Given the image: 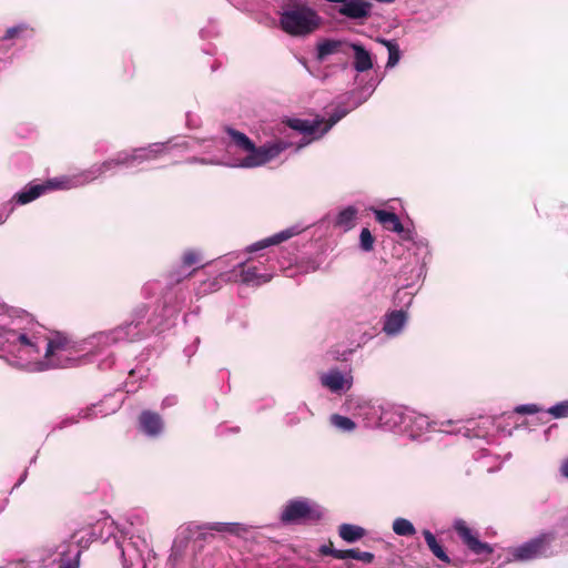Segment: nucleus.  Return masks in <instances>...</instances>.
Wrapping results in <instances>:
<instances>
[{
  "instance_id": "1a4fd4ad",
  "label": "nucleus",
  "mask_w": 568,
  "mask_h": 568,
  "mask_svg": "<svg viewBox=\"0 0 568 568\" xmlns=\"http://www.w3.org/2000/svg\"><path fill=\"white\" fill-rule=\"evenodd\" d=\"M555 540V532L544 531L528 541L508 549L509 561H528L540 557L552 555L551 544Z\"/></svg>"
},
{
  "instance_id": "4be33fe9",
  "label": "nucleus",
  "mask_w": 568,
  "mask_h": 568,
  "mask_svg": "<svg viewBox=\"0 0 568 568\" xmlns=\"http://www.w3.org/2000/svg\"><path fill=\"white\" fill-rule=\"evenodd\" d=\"M141 430L149 437H156L163 430L162 417L154 412L144 410L139 418Z\"/></svg>"
},
{
  "instance_id": "6e6d98bb",
  "label": "nucleus",
  "mask_w": 568,
  "mask_h": 568,
  "mask_svg": "<svg viewBox=\"0 0 568 568\" xmlns=\"http://www.w3.org/2000/svg\"><path fill=\"white\" fill-rule=\"evenodd\" d=\"M82 540H83V537L79 538V539H78V542H79V544H81V542H82Z\"/></svg>"
},
{
  "instance_id": "37998d69",
  "label": "nucleus",
  "mask_w": 568,
  "mask_h": 568,
  "mask_svg": "<svg viewBox=\"0 0 568 568\" xmlns=\"http://www.w3.org/2000/svg\"><path fill=\"white\" fill-rule=\"evenodd\" d=\"M178 403V398L174 395L166 396L162 402V407L174 406Z\"/></svg>"
},
{
  "instance_id": "393cba45",
  "label": "nucleus",
  "mask_w": 568,
  "mask_h": 568,
  "mask_svg": "<svg viewBox=\"0 0 568 568\" xmlns=\"http://www.w3.org/2000/svg\"><path fill=\"white\" fill-rule=\"evenodd\" d=\"M375 220L387 231L402 233L404 231V226L399 220V217L393 213L385 210H374Z\"/></svg>"
},
{
  "instance_id": "09e8293b",
  "label": "nucleus",
  "mask_w": 568,
  "mask_h": 568,
  "mask_svg": "<svg viewBox=\"0 0 568 568\" xmlns=\"http://www.w3.org/2000/svg\"><path fill=\"white\" fill-rule=\"evenodd\" d=\"M298 413L303 414V418H306L307 415H312L311 410L306 406V404H302L297 408Z\"/></svg>"
},
{
  "instance_id": "423d86ee",
  "label": "nucleus",
  "mask_w": 568,
  "mask_h": 568,
  "mask_svg": "<svg viewBox=\"0 0 568 568\" xmlns=\"http://www.w3.org/2000/svg\"><path fill=\"white\" fill-rule=\"evenodd\" d=\"M236 261L234 264V273L235 277L240 278L245 285L248 286H260L262 284L268 283L273 277V268H268L265 266L264 262L257 261L251 262L250 260L240 258V254L237 253H229L224 256H221L216 260V265L219 268L227 267L232 262Z\"/></svg>"
},
{
  "instance_id": "f704fd0d",
  "label": "nucleus",
  "mask_w": 568,
  "mask_h": 568,
  "mask_svg": "<svg viewBox=\"0 0 568 568\" xmlns=\"http://www.w3.org/2000/svg\"><path fill=\"white\" fill-rule=\"evenodd\" d=\"M359 245L364 252H371L374 247V237L371 231L364 227L359 234Z\"/></svg>"
},
{
  "instance_id": "c03bdc74",
  "label": "nucleus",
  "mask_w": 568,
  "mask_h": 568,
  "mask_svg": "<svg viewBox=\"0 0 568 568\" xmlns=\"http://www.w3.org/2000/svg\"><path fill=\"white\" fill-rule=\"evenodd\" d=\"M559 471L562 477L568 478V457L561 462Z\"/></svg>"
},
{
  "instance_id": "72a5a7b5",
  "label": "nucleus",
  "mask_w": 568,
  "mask_h": 568,
  "mask_svg": "<svg viewBox=\"0 0 568 568\" xmlns=\"http://www.w3.org/2000/svg\"><path fill=\"white\" fill-rule=\"evenodd\" d=\"M554 418L568 417V400L559 402L547 409Z\"/></svg>"
},
{
  "instance_id": "0eeeda50",
  "label": "nucleus",
  "mask_w": 568,
  "mask_h": 568,
  "mask_svg": "<svg viewBox=\"0 0 568 568\" xmlns=\"http://www.w3.org/2000/svg\"><path fill=\"white\" fill-rule=\"evenodd\" d=\"M324 516V509L314 500L308 498L290 499L280 515L283 524H303L317 521Z\"/></svg>"
},
{
  "instance_id": "3c124183",
  "label": "nucleus",
  "mask_w": 568,
  "mask_h": 568,
  "mask_svg": "<svg viewBox=\"0 0 568 568\" xmlns=\"http://www.w3.org/2000/svg\"><path fill=\"white\" fill-rule=\"evenodd\" d=\"M113 364V361L110 359V357L108 356V358L105 361H103L100 366L105 368V367H110L111 365Z\"/></svg>"
},
{
  "instance_id": "7c9ffc66",
  "label": "nucleus",
  "mask_w": 568,
  "mask_h": 568,
  "mask_svg": "<svg viewBox=\"0 0 568 568\" xmlns=\"http://www.w3.org/2000/svg\"><path fill=\"white\" fill-rule=\"evenodd\" d=\"M392 528L397 536L402 537H410L416 534L413 523L402 517H398L393 521Z\"/></svg>"
},
{
  "instance_id": "5fc2aeb1",
  "label": "nucleus",
  "mask_w": 568,
  "mask_h": 568,
  "mask_svg": "<svg viewBox=\"0 0 568 568\" xmlns=\"http://www.w3.org/2000/svg\"><path fill=\"white\" fill-rule=\"evenodd\" d=\"M361 103H362V101L355 103L353 108H356V106L361 105Z\"/></svg>"
},
{
  "instance_id": "7ed1b4c3",
  "label": "nucleus",
  "mask_w": 568,
  "mask_h": 568,
  "mask_svg": "<svg viewBox=\"0 0 568 568\" xmlns=\"http://www.w3.org/2000/svg\"><path fill=\"white\" fill-rule=\"evenodd\" d=\"M171 148V141H166L120 151L113 158H110L102 163L93 164L89 169L80 172L74 180L62 181L60 185L83 186L103 176L108 172L113 171L118 166L142 171L144 170L145 164L168 154Z\"/></svg>"
},
{
  "instance_id": "9b49d317",
  "label": "nucleus",
  "mask_w": 568,
  "mask_h": 568,
  "mask_svg": "<svg viewBox=\"0 0 568 568\" xmlns=\"http://www.w3.org/2000/svg\"><path fill=\"white\" fill-rule=\"evenodd\" d=\"M322 387L335 395L346 394L354 384L352 368L341 371L338 367H331L318 376Z\"/></svg>"
},
{
  "instance_id": "49530a36",
  "label": "nucleus",
  "mask_w": 568,
  "mask_h": 568,
  "mask_svg": "<svg viewBox=\"0 0 568 568\" xmlns=\"http://www.w3.org/2000/svg\"><path fill=\"white\" fill-rule=\"evenodd\" d=\"M418 250L425 248L426 253L428 254V243L426 240L420 239L415 242Z\"/></svg>"
},
{
  "instance_id": "f8f14e48",
  "label": "nucleus",
  "mask_w": 568,
  "mask_h": 568,
  "mask_svg": "<svg viewBox=\"0 0 568 568\" xmlns=\"http://www.w3.org/2000/svg\"><path fill=\"white\" fill-rule=\"evenodd\" d=\"M78 174L72 176H63V178H55L52 180H49L45 184H36V185H28L20 192L16 193L12 199L9 202H12V204H20L24 205L28 204L36 199H38L40 195H42L47 190L52 189H61V190H70L75 189L77 186H63L60 185L62 181L68 180H74Z\"/></svg>"
},
{
  "instance_id": "20e7f679",
  "label": "nucleus",
  "mask_w": 568,
  "mask_h": 568,
  "mask_svg": "<svg viewBox=\"0 0 568 568\" xmlns=\"http://www.w3.org/2000/svg\"><path fill=\"white\" fill-rule=\"evenodd\" d=\"M29 313L8 307L0 302V358L8 364L18 344L17 337L22 333Z\"/></svg>"
},
{
  "instance_id": "9d476101",
  "label": "nucleus",
  "mask_w": 568,
  "mask_h": 568,
  "mask_svg": "<svg viewBox=\"0 0 568 568\" xmlns=\"http://www.w3.org/2000/svg\"><path fill=\"white\" fill-rule=\"evenodd\" d=\"M453 424L454 422L452 419L430 420L428 416L408 408L400 433L407 435L412 439H416L430 429L445 433H453L452 429L447 428Z\"/></svg>"
},
{
  "instance_id": "2f4dec72",
  "label": "nucleus",
  "mask_w": 568,
  "mask_h": 568,
  "mask_svg": "<svg viewBox=\"0 0 568 568\" xmlns=\"http://www.w3.org/2000/svg\"><path fill=\"white\" fill-rule=\"evenodd\" d=\"M352 558L365 564H371L374 560V554L369 551H361L358 549L344 550V559Z\"/></svg>"
},
{
  "instance_id": "ddd939ff",
  "label": "nucleus",
  "mask_w": 568,
  "mask_h": 568,
  "mask_svg": "<svg viewBox=\"0 0 568 568\" xmlns=\"http://www.w3.org/2000/svg\"><path fill=\"white\" fill-rule=\"evenodd\" d=\"M78 174L72 176H63V178H55L52 180H49L45 184H36V185H28L20 192L16 193L12 199L9 202H12V204H20L24 205L28 204L36 199H38L40 195H42L47 190L52 189H61V190H70L75 189L77 186H63L60 185L62 181L68 180H74Z\"/></svg>"
},
{
  "instance_id": "dca6fc26",
  "label": "nucleus",
  "mask_w": 568,
  "mask_h": 568,
  "mask_svg": "<svg viewBox=\"0 0 568 568\" xmlns=\"http://www.w3.org/2000/svg\"><path fill=\"white\" fill-rule=\"evenodd\" d=\"M408 322V313L404 310L387 312L383 317L382 332L388 337L399 336Z\"/></svg>"
},
{
  "instance_id": "6e6552de",
  "label": "nucleus",
  "mask_w": 568,
  "mask_h": 568,
  "mask_svg": "<svg viewBox=\"0 0 568 568\" xmlns=\"http://www.w3.org/2000/svg\"><path fill=\"white\" fill-rule=\"evenodd\" d=\"M345 408L358 419L366 428H378L383 413V403L377 399H369L363 396H348L345 400Z\"/></svg>"
},
{
  "instance_id": "79ce46f5",
  "label": "nucleus",
  "mask_w": 568,
  "mask_h": 568,
  "mask_svg": "<svg viewBox=\"0 0 568 568\" xmlns=\"http://www.w3.org/2000/svg\"><path fill=\"white\" fill-rule=\"evenodd\" d=\"M120 549H121V557H122L123 567L124 568H131V566L133 565V560L131 558H130V560H128V558H126L128 549L124 548L123 546H121Z\"/></svg>"
},
{
  "instance_id": "f257e3e1",
  "label": "nucleus",
  "mask_w": 568,
  "mask_h": 568,
  "mask_svg": "<svg viewBox=\"0 0 568 568\" xmlns=\"http://www.w3.org/2000/svg\"><path fill=\"white\" fill-rule=\"evenodd\" d=\"M146 305H139L131 318L116 327L92 334L83 341H74L63 333L49 335L32 315H29L9 365L28 373H43L78 366L83 353L104 354L108 348L133 343L143 338L149 328L144 322Z\"/></svg>"
},
{
  "instance_id": "4468645a",
  "label": "nucleus",
  "mask_w": 568,
  "mask_h": 568,
  "mask_svg": "<svg viewBox=\"0 0 568 568\" xmlns=\"http://www.w3.org/2000/svg\"><path fill=\"white\" fill-rule=\"evenodd\" d=\"M453 528L463 541V544L475 555H490L494 548L488 542L480 541L478 532L473 530L462 518H456Z\"/></svg>"
},
{
  "instance_id": "864d4df0",
  "label": "nucleus",
  "mask_w": 568,
  "mask_h": 568,
  "mask_svg": "<svg viewBox=\"0 0 568 568\" xmlns=\"http://www.w3.org/2000/svg\"><path fill=\"white\" fill-rule=\"evenodd\" d=\"M97 538V535L95 532H90V537H89V540H93Z\"/></svg>"
},
{
  "instance_id": "603ef678",
  "label": "nucleus",
  "mask_w": 568,
  "mask_h": 568,
  "mask_svg": "<svg viewBox=\"0 0 568 568\" xmlns=\"http://www.w3.org/2000/svg\"><path fill=\"white\" fill-rule=\"evenodd\" d=\"M26 477H27V471H24V473L22 474V476L20 477V479H19V481L16 484V486L21 485V484L24 481Z\"/></svg>"
},
{
  "instance_id": "f03ea898",
  "label": "nucleus",
  "mask_w": 568,
  "mask_h": 568,
  "mask_svg": "<svg viewBox=\"0 0 568 568\" xmlns=\"http://www.w3.org/2000/svg\"><path fill=\"white\" fill-rule=\"evenodd\" d=\"M348 112L349 109L338 105L327 119H290L287 121L288 126L302 134L297 142L275 139L257 146L245 133L227 128L226 133L231 142L226 146V155L223 161L192 158L189 162L225 165L232 169L261 168L277 159L281 153L293 146L295 152H297L312 142L320 140Z\"/></svg>"
},
{
  "instance_id": "cd10ccee",
  "label": "nucleus",
  "mask_w": 568,
  "mask_h": 568,
  "mask_svg": "<svg viewBox=\"0 0 568 568\" xmlns=\"http://www.w3.org/2000/svg\"><path fill=\"white\" fill-rule=\"evenodd\" d=\"M365 529L353 524H342L338 528L339 537L346 542H356L365 536Z\"/></svg>"
},
{
  "instance_id": "a19ab883",
  "label": "nucleus",
  "mask_w": 568,
  "mask_h": 568,
  "mask_svg": "<svg viewBox=\"0 0 568 568\" xmlns=\"http://www.w3.org/2000/svg\"><path fill=\"white\" fill-rule=\"evenodd\" d=\"M14 205L12 202H7L0 207V224L4 223L10 214L13 212Z\"/></svg>"
},
{
  "instance_id": "8fccbe9b",
  "label": "nucleus",
  "mask_w": 568,
  "mask_h": 568,
  "mask_svg": "<svg viewBox=\"0 0 568 568\" xmlns=\"http://www.w3.org/2000/svg\"><path fill=\"white\" fill-rule=\"evenodd\" d=\"M400 294H402V291H398L397 294H396V298H400ZM403 294L407 295L406 292H403ZM412 301H413V296L408 294V301H407L406 305L407 306L410 305Z\"/></svg>"
},
{
  "instance_id": "c9c22d12",
  "label": "nucleus",
  "mask_w": 568,
  "mask_h": 568,
  "mask_svg": "<svg viewBox=\"0 0 568 568\" xmlns=\"http://www.w3.org/2000/svg\"><path fill=\"white\" fill-rule=\"evenodd\" d=\"M64 552L60 554V559L58 564H55V559H53L50 564V568H79V564L75 559L63 558Z\"/></svg>"
},
{
  "instance_id": "bb28decb",
  "label": "nucleus",
  "mask_w": 568,
  "mask_h": 568,
  "mask_svg": "<svg viewBox=\"0 0 568 568\" xmlns=\"http://www.w3.org/2000/svg\"><path fill=\"white\" fill-rule=\"evenodd\" d=\"M329 424L337 432L343 434H352L357 428V424L354 419L341 414H332L329 416Z\"/></svg>"
},
{
  "instance_id": "f3484780",
  "label": "nucleus",
  "mask_w": 568,
  "mask_h": 568,
  "mask_svg": "<svg viewBox=\"0 0 568 568\" xmlns=\"http://www.w3.org/2000/svg\"><path fill=\"white\" fill-rule=\"evenodd\" d=\"M302 232V227L298 225H294L291 227H287L278 233L273 234L272 236H268L266 239H263L247 247L248 252H256L263 248H266L271 245H277L284 241L290 240L291 237L298 235Z\"/></svg>"
},
{
  "instance_id": "58836bf2",
  "label": "nucleus",
  "mask_w": 568,
  "mask_h": 568,
  "mask_svg": "<svg viewBox=\"0 0 568 568\" xmlns=\"http://www.w3.org/2000/svg\"><path fill=\"white\" fill-rule=\"evenodd\" d=\"M320 552L324 556H332L336 559H344V550L334 549L332 545H322L320 547Z\"/></svg>"
},
{
  "instance_id": "39448f33",
  "label": "nucleus",
  "mask_w": 568,
  "mask_h": 568,
  "mask_svg": "<svg viewBox=\"0 0 568 568\" xmlns=\"http://www.w3.org/2000/svg\"><path fill=\"white\" fill-rule=\"evenodd\" d=\"M280 23L286 33L303 37L318 28L321 18L316 11L308 6L293 1L283 8Z\"/></svg>"
},
{
  "instance_id": "6ab92c4d",
  "label": "nucleus",
  "mask_w": 568,
  "mask_h": 568,
  "mask_svg": "<svg viewBox=\"0 0 568 568\" xmlns=\"http://www.w3.org/2000/svg\"><path fill=\"white\" fill-rule=\"evenodd\" d=\"M202 260V256H201V253L196 250H186L183 255H182V260H181V266L179 267V270L176 272H173L170 276H171V282L172 283H179L181 282L183 278H186L189 276H191L194 272L193 271H189V268L191 266H193L194 264H197L200 263Z\"/></svg>"
},
{
  "instance_id": "de8ad7c7",
  "label": "nucleus",
  "mask_w": 568,
  "mask_h": 568,
  "mask_svg": "<svg viewBox=\"0 0 568 568\" xmlns=\"http://www.w3.org/2000/svg\"><path fill=\"white\" fill-rule=\"evenodd\" d=\"M23 568H50V564L30 562Z\"/></svg>"
},
{
  "instance_id": "a211bd4d",
  "label": "nucleus",
  "mask_w": 568,
  "mask_h": 568,
  "mask_svg": "<svg viewBox=\"0 0 568 568\" xmlns=\"http://www.w3.org/2000/svg\"><path fill=\"white\" fill-rule=\"evenodd\" d=\"M349 44L351 43L339 39H323L318 41L316 45V59L318 61H324L327 57L333 54H347Z\"/></svg>"
},
{
  "instance_id": "412c9836",
  "label": "nucleus",
  "mask_w": 568,
  "mask_h": 568,
  "mask_svg": "<svg viewBox=\"0 0 568 568\" xmlns=\"http://www.w3.org/2000/svg\"><path fill=\"white\" fill-rule=\"evenodd\" d=\"M197 528L199 529H203V530H213V531H216V532H227V534L233 535V536L244 537L245 535H247L251 531L252 526H248V525H245V524H242V523H219V521H215V523L202 524Z\"/></svg>"
},
{
  "instance_id": "aec40b11",
  "label": "nucleus",
  "mask_w": 568,
  "mask_h": 568,
  "mask_svg": "<svg viewBox=\"0 0 568 568\" xmlns=\"http://www.w3.org/2000/svg\"><path fill=\"white\" fill-rule=\"evenodd\" d=\"M33 28L27 23H19L7 29L4 36L0 40V51L6 53L10 50L12 44H6L8 41L12 40H27L33 36Z\"/></svg>"
},
{
  "instance_id": "b1692460",
  "label": "nucleus",
  "mask_w": 568,
  "mask_h": 568,
  "mask_svg": "<svg viewBox=\"0 0 568 568\" xmlns=\"http://www.w3.org/2000/svg\"><path fill=\"white\" fill-rule=\"evenodd\" d=\"M349 48L354 51L353 67L356 72L363 73L373 68L374 63L369 51L359 43H351Z\"/></svg>"
},
{
  "instance_id": "e433bc0d",
  "label": "nucleus",
  "mask_w": 568,
  "mask_h": 568,
  "mask_svg": "<svg viewBox=\"0 0 568 568\" xmlns=\"http://www.w3.org/2000/svg\"><path fill=\"white\" fill-rule=\"evenodd\" d=\"M148 516L144 511L138 510L131 513L128 517V520L131 526H142L145 524Z\"/></svg>"
},
{
  "instance_id": "a18cd8bd",
  "label": "nucleus",
  "mask_w": 568,
  "mask_h": 568,
  "mask_svg": "<svg viewBox=\"0 0 568 568\" xmlns=\"http://www.w3.org/2000/svg\"><path fill=\"white\" fill-rule=\"evenodd\" d=\"M300 422H301V418H297L295 416V414H287V416H286V424L287 425L293 426V425L298 424Z\"/></svg>"
},
{
  "instance_id": "2eb2a0df",
  "label": "nucleus",
  "mask_w": 568,
  "mask_h": 568,
  "mask_svg": "<svg viewBox=\"0 0 568 568\" xmlns=\"http://www.w3.org/2000/svg\"><path fill=\"white\" fill-rule=\"evenodd\" d=\"M408 407L395 406L383 403L381 426L378 428L392 432H402Z\"/></svg>"
},
{
  "instance_id": "473e14b6",
  "label": "nucleus",
  "mask_w": 568,
  "mask_h": 568,
  "mask_svg": "<svg viewBox=\"0 0 568 568\" xmlns=\"http://www.w3.org/2000/svg\"><path fill=\"white\" fill-rule=\"evenodd\" d=\"M383 43L387 47V50H388V59H387L386 68H394L400 59V52H399L398 45L392 41H386V40H383Z\"/></svg>"
},
{
  "instance_id": "5701e85b",
  "label": "nucleus",
  "mask_w": 568,
  "mask_h": 568,
  "mask_svg": "<svg viewBox=\"0 0 568 568\" xmlns=\"http://www.w3.org/2000/svg\"><path fill=\"white\" fill-rule=\"evenodd\" d=\"M338 12L349 19H364L369 16L371 4L365 0H346L339 7Z\"/></svg>"
},
{
  "instance_id": "4c0bfd02",
  "label": "nucleus",
  "mask_w": 568,
  "mask_h": 568,
  "mask_svg": "<svg viewBox=\"0 0 568 568\" xmlns=\"http://www.w3.org/2000/svg\"><path fill=\"white\" fill-rule=\"evenodd\" d=\"M550 532H555V539L557 537H568V515Z\"/></svg>"
},
{
  "instance_id": "ea45409f",
  "label": "nucleus",
  "mask_w": 568,
  "mask_h": 568,
  "mask_svg": "<svg viewBox=\"0 0 568 568\" xmlns=\"http://www.w3.org/2000/svg\"><path fill=\"white\" fill-rule=\"evenodd\" d=\"M540 410H541V408H539L536 404H524V405H518L517 407H515V413L521 414V415H532Z\"/></svg>"
},
{
  "instance_id": "a878e982",
  "label": "nucleus",
  "mask_w": 568,
  "mask_h": 568,
  "mask_svg": "<svg viewBox=\"0 0 568 568\" xmlns=\"http://www.w3.org/2000/svg\"><path fill=\"white\" fill-rule=\"evenodd\" d=\"M358 211L355 206H346L338 212L335 217L334 226L347 232L356 225Z\"/></svg>"
},
{
  "instance_id": "c756f323",
  "label": "nucleus",
  "mask_w": 568,
  "mask_h": 568,
  "mask_svg": "<svg viewBox=\"0 0 568 568\" xmlns=\"http://www.w3.org/2000/svg\"><path fill=\"white\" fill-rule=\"evenodd\" d=\"M99 405L94 404L90 407H87L84 409H81L77 417L72 416L71 418H65L61 422V427H65L68 425L78 423L79 419H90L93 417H97L99 414L101 416H105L108 413L103 410H98Z\"/></svg>"
},
{
  "instance_id": "c85d7f7f",
  "label": "nucleus",
  "mask_w": 568,
  "mask_h": 568,
  "mask_svg": "<svg viewBox=\"0 0 568 568\" xmlns=\"http://www.w3.org/2000/svg\"><path fill=\"white\" fill-rule=\"evenodd\" d=\"M423 536H424L425 541H426L429 550L432 551V554L439 560H442L446 564H449L450 562L449 556L446 554L443 546L437 541L434 534L430 530L425 529L423 531Z\"/></svg>"
}]
</instances>
